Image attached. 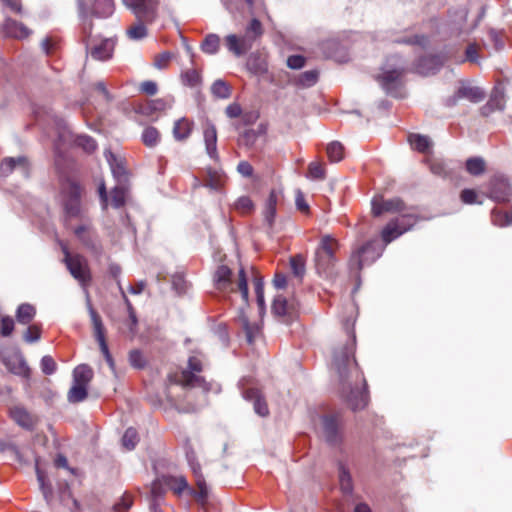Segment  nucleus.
Instances as JSON below:
<instances>
[{"instance_id":"nucleus-15","label":"nucleus","mask_w":512,"mask_h":512,"mask_svg":"<svg viewBox=\"0 0 512 512\" xmlns=\"http://www.w3.org/2000/svg\"><path fill=\"white\" fill-rule=\"evenodd\" d=\"M122 295L127 306L128 317L121 321L118 329L123 335L128 337L130 340H133L138 332V319L135 309L123 291Z\"/></svg>"},{"instance_id":"nucleus-53","label":"nucleus","mask_w":512,"mask_h":512,"mask_svg":"<svg viewBox=\"0 0 512 512\" xmlns=\"http://www.w3.org/2000/svg\"><path fill=\"white\" fill-rule=\"evenodd\" d=\"M318 80V71L309 70L301 73L297 79V83L303 87H310Z\"/></svg>"},{"instance_id":"nucleus-49","label":"nucleus","mask_w":512,"mask_h":512,"mask_svg":"<svg viewBox=\"0 0 512 512\" xmlns=\"http://www.w3.org/2000/svg\"><path fill=\"white\" fill-rule=\"evenodd\" d=\"M290 266L292 273L297 278H302L305 274V259L302 255L298 254L290 259Z\"/></svg>"},{"instance_id":"nucleus-24","label":"nucleus","mask_w":512,"mask_h":512,"mask_svg":"<svg viewBox=\"0 0 512 512\" xmlns=\"http://www.w3.org/2000/svg\"><path fill=\"white\" fill-rule=\"evenodd\" d=\"M280 198V193L276 190H272L266 200L265 207L263 210L264 220L268 227L272 229L276 217V206Z\"/></svg>"},{"instance_id":"nucleus-48","label":"nucleus","mask_w":512,"mask_h":512,"mask_svg":"<svg viewBox=\"0 0 512 512\" xmlns=\"http://www.w3.org/2000/svg\"><path fill=\"white\" fill-rule=\"evenodd\" d=\"M138 441H139L138 433L132 427L128 428L122 437V445L126 450H129V451L133 450L136 447Z\"/></svg>"},{"instance_id":"nucleus-19","label":"nucleus","mask_w":512,"mask_h":512,"mask_svg":"<svg viewBox=\"0 0 512 512\" xmlns=\"http://www.w3.org/2000/svg\"><path fill=\"white\" fill-rule=\"evenodd\" d=\"M115 47L113 39H104L99 44H96L89 48V44H86L87 53L95 60L105 61L111 58Z\"/></svg>"},{"instance_id":"nucleus-55","label":"nucleus","mask_w":512,"mask_h":512,"mask_svg":"<svg viewBox=\"0 0 512 512\" xmlns=\"http://www.w3.org/2000/svg\"><path fill=\"white\" fill-rule=\"evenodd\" d=\"M488 36L496 51H500L505 46L504 32L502 30L489 29Z\"/></svg>"},{"instance_id":"nucleus-4","label":"nucleus","mask_w":512,"mask_h":512,"mask_svg":"<svg viewBox=\"0 0 512 512\" xmlns=\"http://www.w3.org/2000/svg\"><path fill=\"white\" fill-rule=\"evenodd\" d=\"M61 247L64 254V263L71 275L82 286L88 285L91 281V273L86 258L79 254H71L68 247L63 243H61Z\"/></svg>"},{"instance_id":"nucleus-5","label":"nucleus","mask_w":512,"mask_h":512,"mask_svg":"<svg viewBox=\"0 0 512 512\" xmlns=\"http://www.w3.org/2000/svg\"><path fill=\"white\" fill-rule=\"evenodd\" d=\"M418 220L419 217L414 213H405L398 218L390 220L381 232L383 242L389 244L406 231L412 229Z\"/></svg>"},{"instance_id":"nucleus-59","label":"nucleus","mask_w":512,"mask_h":512,"mask_svg":"<svg viewBox=\"0 0 512 512\" xmlns=\"http://www.w3.org/2000/svg\"><path fill=\"white\" fill-rule=\"evenodd\" d=\"M82 189L81 187L75 183V182H67L66 186L64 187V194L65 199H80L81 197Z\"/></svg>"},{"instance_id":"nucleus-40","label":"nucleus","mask_w":512,"mask_h":512,"mask_svg":"<svg viewBox=\"0 0 512 512\" xmlns=\"http://www.w3.org/2000/svg\"><path fill=\"white\" fill-rule=\"evenodd\" d=\"M181 80L184 85L192 88L198 87L202 83V77L200 72L194 68L187 69L186 71L182 72Z\"/></svg>"},{"instance_id":"nucleus-13","label":"nucleus","mask_w":512,"mask_h":512,"mask_svg":"<svg viewBox=\"0 0 512 512\" xmlns=\"http://www.w3.org/2000/svg\"><path fill=\"white\" fill-rule=\"evenodd\" d=\"M90 316L93 325V333L96 341L99 344L100 350L108 363L109 367L114 370V360L109 352V348L106 342V331L105 327L102 323L101 317L99 314L93 309L90 308Z\"/></svg>"},{"instance_id":"nucleus-62","label":"nucleus","mask_w":512,"mask_h":512,"mask_svg":"<svg viewBox=\"0 0 512 512\" xmlns=\"http://www.w3.org/2000/svg\"><path fill=\"white\" fill-rule=\"evenodd\" d=\"M41 330L37 325H31L24 333V340L28 343L36 342L40 339Z\"/></svg>"},{"instance_id":"nucleus-1","label":"nucleus","mask_w":512,"mask_h":512,"mask_svg":"<svg viewBox=\"0 0 512 512\" xmlns=\"http://www.w3.org/2000/svg\"><path fill=\"white\" fill-rule=\"evenodd\" d=\"M355 346V333L353 330L348 331L345 344L333 351L332 366L338 374L341 396L352 410H359L367 405L368 394L365 391L366 381L354 357Z\"/></svg>"},{"instance_id":"nucleus-20","label":"nucleus","mask_w":512,"mask_h":512,"mask_svg":"<svg viewBox=\"0 0 512 512\" xmlns=\"http://www.w3.org/2000/svg\"><path fill=\"white\" fill-rule=\"evenodd\" d=\"M505 106V93L502 86H496L489 101L481 108V114L488 116L496 110H502Z\"/></svg>"},{"instance_id":"nucleus-50","label":"nucleus","mask_w":512,"mask_h":512,"mask_svg":"<svg viewBox=\"0 0 512 512\" xmlns=\"http://www.w3.org/2000/svg\"><path fill=\"white\" fill-rule=\"evenodd\" d=\"M144 21L138 20L136 24L127 30V35L130 39L140 40L147 36V28Z\"/></svg>"},{"instance_id":"nucleus-46","label":"nucleus","mask_w":512,"mask_h":512,"mask_svg":"<svg viewBox=\"0 0 512 512\" xmlns=\"http://www.w3.org/2000/svg\"><path fill=\"white\" fill-rule=\"evenodd\" d=\"M160 140V133L155 127H146L142 133V141L147 147H154Z\"/></svg>"},{"instance_id":"nucleus-63","label":"nucleus","mask_w":512,"mask_h":512,"mask_svg":"<svg viewBox=\"0 0 512 512\" xmlns=\"http://www.w3.org/2000/svg\"><path fill=\"white\" fill-rule=\"evenodd\" d=\"M242 322L247 341L252 343L259 332V327L256 324H250L245 318L242 320Z\"/></svg>"},{"instance_id":"nucleus-52","label":"nucleus","mask_w":512,"mask_h":512,"mask_svg":"<svg viewBox=\"0 0 512 512\" xmlns=\"http://www.w3.org/2000/svg\"><path fill=\"white\" fill-rule=\"evenodd\" d=\"M234 208L242 214H249L254 210L255 205L250 197L241 196L235 202Z\"/></svg>"},{"instance_id":"nucleus-23","label":"nucleus","mask_w":512,"mask_h":512,"mask_svg":"<svg viewBox=\"0 0 512 512\" xmlns=\"http://www.w3.org/2000/svg\"><path fill=\"white\" fill-rule=\"evenodd\" d=\"M244 398L253 402L255 412L261 417H266L269 414V409L266 401L257 389H247L244 391Z\"/></svg>"},{"instance_id":"nucleus-39","label":"nucleus","mask_w":512,"mask_h":512,"mask_svg":"<svg viewBox=\"0 0 512 512\" xmlns=\"http://www.w3.org/2000/svg\"><path fill=\"white\" fill-rule=\"evenodd\" d=\"M248 70L255 74L261 75L267 72V64L263 58L256 55H251L247 60Z\"/></svg>"},{"instance_id":"nucleus-25","label":"nucleus","mask_w":512,"mask_h":512,"mask_svg":"<svg viewBox=\"0 0 512 512\" xmlns=\"http://www.w3.org/2000/svg\"><path fill=\"white\" fill-rule=\"evenodd\" d=\"M16 167L21 168L24 174L28 172V162L25 157L17 158H5L0 163V174L2 176H8Z\"/></svg>"},{"instance_id":"nucleus-38","label":"nucleus","mask_w":512,"mask_h":512,"mask_svg":"<svg viewBox=\"0 0 512 512\" xmlns=\"http://www.w3.org/2000/svg\"><path fill=\"white\" fill-rule=\"evenodd\" d=\"M87 387L88 386L82 384L73 383L67 394L68 401L70 403H79L84 401L88 396Z\"/></svg>"},{"instance_id":"nucleus-32","label":"nucleus","mask_w":512,"mask_h":512,"mask_svg":"<svg viewBox=\"0 0 512 512\" xmlns=\"http://www.w3.org/2000/svg\"><path fill=\"white\" fill-rule=\"evenodd\" d=\"M338 474L341 490L346 494H350L353 490L352 477L348 468L342 462L338 464Z\"/></svg>"},{"instance_id":"nucleus-44","label":"nucleus","mask_w":512,"mask_h":512,"mask_svg":"<svg viewBox=\"0 0 512 512\" xmlns=\"http://www.w3.org/2000/svg\"><path fill=\"white\" fill-rule=\"evenodd\" d=\"M199 469H200L199 466L198 467L193 466V472L196 476V485L198 488V491L195 492V497L197 498L198 501L203 503V502H205V500L208 497V488L206 486L204 478L202 477V475H200L198 473Z\"/></svg>"},{"instance_id":"nucleus-8","label":"nucleus","mask_w":512,"mask_h":512,"mask_svg":"<svg viewBox=\"0 0 512 512\" xmlns=\"http://www.w3.org/2000/svg\"><path fill=\"white\" fill-rule=\"evenodd\" d=\"M405 202L400 197L385 199L382 195H376L371 201V212L374 217L384 213H409Z\"/></svg>"},{"instance_id":"nucleus-31","label":"nucleus","mask_w":512,"mask_h":512,"mask_svg":"<svg viewBox=\"0 0 512 512\" xmlns=\"http://www.w3.org/2000/svg\"><path fill=\"white\" fill-rule=\"evenodd\" d=\"M409 142L411 146L421 152V153H429L432 147V142L428 136L420 135V134H411L409 135Z\"/></svg>"},{"instance_id":"nucleus-36","label":"nucleus","mask_w":512,"mask_h":512,"mask_svg":"<svg viewBox=\"0 0 512 512\" xmlns=\"http://www.w3.org/2000/svg\"><path fill=\"white\" fill-rule=\"evenodd\" d=\"M163 482L169 489L177 494H180L188 487L184 476H164Z\"/></svg>"},{"instance_id":"nucleus-56","label":"nucleus","mask_w":512,"mask_h":512,"mask_svg":"<svg viewBox=\"0 0 512 512\" xmlns=\"http://www.w3.org/2000/svg\"><path fill=\"white\" fill-rule=\"evenodd\" d=\"M64 207L66 214L70 217H77L81 214L80 199H65Z\"/></svg>"},{"instance_id":"nucleus-54","label":"nucleus","mask_w":512,"mask_h":512,"mask_svg":"<svg viewBox=\"0 0 512 512\" xmlns=\"http://www.w3.org/2000/svg\"><path fill=\"white\" fill-rule=\"evenodd\" d=\"M307 176L313 180H323L326 176L323 164L320 162H311L308 166Z\"/></svg>"},{"instance_id":"nucleus-45","label":"nucleus","mask_w":512,"mask_h":512,"mask_svg":"<svg viewBox=\"0 0 512 512\" xmlns=\"http://www.w3.org/2000/svg\"><path fill=\"white\" fill-rule=\"evenodd\" d=\"M326 152L331 162H339L344 158V146L338 141L329 143Z\"/></svg>"},{"instance_id":"nucleus-12","label":"nucleus","mask_w":512,"mask_h":512,"mask_svg":"<svg viewBox=\"0 0 512 512\" xmlns=\"http://www.w3.org/2000/svg\"><path fill=\"white\" fill-rule=\"evenodd\" d=\"M405 74L403 67L385 68L382 74L377 76V81L385 91L393 96H398V89L402 84V77Z\"/></svg>"},{"instance_id":"nucleus-26","label":"nucleus","mask_w":512,"mask_h":512,"mask_svg":"<svg viewBox=\"0 0 512 512\" xmlns=\"http://www.w3.org/2000/svg\"><path fill=\"white\" fill-rule=\"evenodd\" d=\"M442 66V61L438 56L422 57L417 66V70L422 75L434 74Z\"/></svg>"},{"instance_id":"nucleus-29","label":"nucleus","mask_w":512,"mask_h":512,"mask_svg":"<svg viewBox=\"0 0 512 512\" xmlns=\"http://www.w3.org/2000/svg\"><path fill=\"white\" fill-rule=\"evenodd\" d=\"M93 378V370L86 364L78 365L73 371V383L88 386Z\"/></svg>"},{"instance_id":"nucleus-51","label":"nucleus","mask_w":512,"mask_h":512,"mask_svg":"<svg viewBox=\"0 0 512 512\" xmlns=\"http://www.w3.org/2000/svg\"><path fill=\"white\" fill-rule=\"evenodd\" d=\"M111 159H109V163L111 166V170L113 175L119 180V183L127 180V171L122 162H118L116 158L110 154Z\"/></svg>"},{"instance_id":"nucleus-35","label":"nucleus","mask_w":512,"mask_h":512,"mask_svg":"<svg viewBox=\"0 0 512 512\" xmlns=\"http://www.w3.org/2000/svg\"><path fill=\"white\" fill-rule=\"evenodd\" d=\"M491 220L494 225L506 227L512 224V208L508 211L501 209H493L491 212Z\"/></svg>"},{"instance_id":"nucleus-34","label":"nucleus","mask_w":512,"mask_h":512,"mask_svg":"<svg viewBox=\"0 0 512 512\" xmlns=\"http://www.w3.org/2000/svg\"><path fill=\"white\" fill-rule=\"evenodd\" d=\"M223 182L224 176L221 171L212 168H208L206 170V178L204 183L205 186L214 190H218L222 187Z\"/></svg>"},{"instance_id":"nucleus-64","label":"nucleus","mask_w":512,"mask_h":512,"mask_svg":"<svg viewBox=\"0 0 512 512\" xmlns=\"http://www.w3.org/2000/svg\"><path fill=\"white\" fill-rule=\"evenodd\" d=\"M56 363L51 356H44L41 360L42 372L46 375H51L56 371Z\"/></svg>"},{"instance_id":"nucleus-22","label":"nucleus","mask_w":512,"mask_h":512,"mask_svg":"<svg viewBox=\"0 0 512 512\" xmlns=\"http://www.w3.org/2000/svg\"><path fill=\"white\" fill-rule=\"evenodd\" d=\"M4 364L13 374L22 376L24 378L30 377L31 371L23 356L15 355L13 357L6 358L4 359Z\"/></svg>"},{"instance_id":"nucleus-3","label":"nucleus","mask_w":512,"mask_h":512,"mask_svg":"<svg viewBox=\"0 0 512 512\" xmlns=\"http://www.w3.org/2000/svg\"><path fill=\"white\" fill-rule=\"evenodd\" d=\"M232 271L226 265H219L214 272L213 282L216 289L224 292H234L238 290L241 293L244 302H248L249 292L247 286V278L243 268L238 272L237 282L231 279Z\"/></svg>"},{"instance_id":"nucleus-42","label":"nucleus","mask_w":512,"mask_h":512,"mask_svg":"<svg viewBox=\"0 0 512 512\" xmlns=\"http://www.w3.org/2000/svg\"><path fill=\"white\" fill-rule=\"evenodd\" d=\"M127 195V187L123 183H119L111 192L112 206L120 208L125 204Z\"/></svg>"},{"instance_id":"nucleus-41","label":"nucleus","mask_w":512,"mask_h":512,"mask_svg":"<svg viewBox=\"0 0 512 512\" xmlns=\"http://www.w3.org/2000/svg\"><path fill=\"white\" fill-rule=\"evenodd\" d=\"M486 163L481 157H472L466 161V170L473 176H479L485 172Z\"/></svg>"},{"instance_id":"nucleus-17","label":"nucleus","mask_w":512,"mask_h":512,"mask_svg":"<svg viewBox=\"0 0 512 512\" xmlns=\"http://www.w3.org/2000/svg\"><path fill=\"white\" fill-rule=\"evenodd\" d=\"M271 309L276 317L282 318L283 322H288L294 315L296 306L293 302H289L283 295H276Z\"/></svg>"},{"instance_id":"nucleus-7","label":"nucleus","mask_w":512,"mask_h":512,"mask_svg":"<svg viewBox=\"0 0 512 512\" xmlns=\"http://www.w3.org/2000/svg\"><path fill=\"white\" fill-rule=\"evenodd\" d=\"M79 13L83 18L96 16L107 18L114 13V0H77Z\"/></svg>"},{"instance_id":"nucleus-18","label":"nucleus","mask_w":512,"mask_h":512,"mask_svg":"<svg viewBox=\"0 0 512 512\" xmlns=\"http://www.w3.org/2000/svg\"><path fill=\"white\" fill-rule=\"evenodd\" d=\"M323 430L326 441L336 446L341 443L342 435L339 430L338 420L335 416H325L323 418Z\"/></svg>"},{"instance_id":"nucleus-28","label":"nucleus","mask_w":512,"mask_h":512,"mask_svg":"<svg viewBox=\"0 0 512 512\" xmlns=\"http://www.w3.org/2000/svg\"><path fill=\"white\" fill-rule=\"evenodd\" d=\"M10 416L18 425L24 428H31L33 426L32 416L23 407L15 406L11 408Z\"/></svg>"},{"instance_id":"nucleus-58","label":"nucleus","mask_w":512,"mask_h":512,"mask_svg":"<svg viewBox=\"0 0 512 512\" xmlns=\"http://www.w3.org/2000/svg\"><path fill=\"white\" fill-rule=\"evenodd\" d=\"M430 171L439 177H445L447 175L446 165L443 161L437 159L428 160Z\"/></svg>"},{"instance_id":"nucleus-60","label":"nucleus","mask_w":512,"mask_h":512,"mask_svg":"<svg viewBox=\"0 0 512 512\" xmlns=\"http://www.w3.org/2000/svg\"><path fill=\"white\" fill-rule=\"evenodd\" d=\"M14 330V320L10 316H4L1 319L0 334L8 337Z\"/></svg>"},{"instance_id":"nucleus-6","label":"nucleus","mask_w":512,"mask_h":512,"mask_svg":"<svg viewBox=\"0 0 512 512\" xmlns=\"http://www.w3.org/2000/svg\"><path fill=\"white\" fill-rule=\"evenodd\" d=\"M338 249L337 241L326 235L322 237L320 246L315 253V265L319 274L327 273L336 260L335 252Z\"/></svg>"},{"instance_id":"nucleus-9","label":"nucleus","mask_w":512,"mask_h":512,"mask_svg":"<svg viewBox=\"0 0 512 512\" xmlns=\"http://www.w3.org/2000/svg\"><path fill=\"white\" fill-rule=\"evenodd\" d=\"M486 97L485 91L471 82L462 81L454 94L447 98L446 105L455 106L460 99H466L472 103H478Z\"/></svg>"},{"instance_id":"nucleus-27","label":"nucleus","mask_w":512,"mask_h":512,"mask_svg":"<svg viewBox=\"0 0 512 512\" xmlns=\"http://www.w3.org/2000/svg\"><path fill=\"white\" fill-rule=\"evenodd\" d=\"M4 28L6 33L14 38H26L30 35L31 31L22 23H19L11 18L6 19Z\"/></svg>"},{"instance_id":"nucleus-37","label":"nucleus","mask_w":512,"mask_h":512,"mask_svg":"<svg viewBox=\"0 0 512 512\" xmlns=\"http://www.w3.org/2000/svg\"><path fill=\"white\" fill-rule=\"evenodd\" d=\"M36 314L34 306L28 303L21 304L16 312V319L20 324L30 323Z\"/></svg>"},{"instance_id":"nucleus-57","label":"nucleus","mask_w":512,"mask_h":512,"mask_svg":"<svg viewBox=\"0 0 512 512\" xmlns=\"http://www.w3.org/2000/svg\"><path fill=\"white\" fill-rule=\"evenodd\" d=\"M75 143L88 153L93 152L97 147L95 140L86 135L78 136L75 140Z\"/></svg>"},{"instance_id":"nucleus-61","label":"nucleus","mask_w":512,"mask_h":512,"mask_svg":"<svg viewBox=\"0 0 512 512\" xmlns=\"http://www.w3.org/2000/svg\"><path fill=\"white\" fill-rule=\"evenodd\" d=\"M477 198H478V195H477L476 191L473 189H464L460 193V199L465 204H469V205L474 204V203L482 204V201H478Z\"/></svg>"},{"instance_id":"nucleus-2","label":"nucleus","mask_w":512,"mask_h":512,"mask_svg":"<svg viewBox=\"0 0 512 512\" xmlns=\"http://www.w3.org/2000/svg\"><path fill=\"white\" fill-rule=\"evenodd\" d=\"M263 32L264 30L261 22L258 19L253 18L246 27L243 35H227L225 37V45L231 53L240 57L252 48L253 44L261 38Z\"/></svg>"},{"instance_id":"nucleus-11","label":"nucleus","mask_w":512,"mask_h":512,"mask_svg":"<svg viewBox=\"0 0 512 512\" xmlns=\"http://www.w3.org/2000/svg\"><path fill=\"white\" fill-rule=\"evenodd\" d=\"M512 196L511 186L503 175H494L488 182L487 197L493 201L508 202Z\"/></svg>"},{"instance_id":"nucleus-21","label":"nucleus","mask_w":512,"mask_h":512,"mask_svg":"<svg viewBox=\"0 0 512 512\" xmlns=\"http://www.w3.org/2000/svg\"><path fill=\"white\" fill-rule=\"evenodd\" d=\"M204 136V142H205V148L206 152L209 155V157L218 162L219 161V154L217 151V131L216 127L213 124H207L203 131Z\"/></svg>"},{"instance_id":"nucleus-30","label":"nucleus","mask_w":512,"mask_h":512,"mask_svg":"<svg viewBox=\"0 0 512 512\" xmlns=\"http://www.w3.org/2000/svg\"><path fill=\"white\" fill-rule=\"evenodd\" d=\"M181 381L184 386L200 387L205 391L210 390V384L207 383L203 377L196 375L192 372L183 371Z\"/></svg>"},{"instance_id":"nucleus-16","label":"nucleus","mask_w":512,"mask_h":512,"mask_svg":"<svg viewBox=\"0 0 512 512\" xmlns=\"http://www.w3.org/2000/svg\"><path fill=\"white\" fill-rule=\"evenodd\" d=\"M75 235L88 249L98 252L101 249L98 235L90 224L80 225L74 230Z\"/></svg>"},{"instance_id":"nucleus-43","label":"nucleus","mask_w":512,"mask_h":512,"mask_svg":"<svg viewBox=\"0 0 512 512\" xmlns=\"http://www.w3.org/2000/svg\"><path fill=\"white\" fill-rule=\"evenodd\" d=\"M220 47V37L216 34H209L201 44V49L206 54H215Z\"/></svg>"},{"instance_id":"nucleus-14","label":"nucleus","mask_w":512,"mask_h":512,"mask_svg":"<svg viewBox=\"0 0 512 512\" xmlns=\"http://www.w3.org/2000/svg\"><path fill=\"white\" fill-rule=\"evenodd\" d=\"M375 245L376 241H369L353 252L350 259L351 265L361 270L365 264L375 261L382 253L381 250H376Z\"/></svg>"},{"instance_id":"nucleus-33","label":"nucleus","mask_w":512,"mask_h":512,"mask_svg":"<svg viewBox=\"0 0 512 512\" xmlns=\"http://www.w3.org/2000/svg\"><path fill=\"white\" fill-rule=\"evenodd\" d=\"M191 131L192 123L185 118L176 121L173 127V135L179 141L187 139Z\"/></svg>"},{"instance_id":"nucleus-47","label":"nucleus","mask_w":512,"mask_h":512,"mask_svg":"<svg viewBox=\"0 0 512 512\" xmlns=\"http://www.w3.org/2000/svg\"><path fill=\"white\" fill-rule=\"evenodd\" d=\"M211 91L214 96L221 99H227L231 95L230 86L223 80H216L211 87Z\"/></svg>"},{"instance_id":"nucleus-10","label":"nucleus","mask_w":512,"mask_h":512,"mask_svg":"<svg viewBox=\"0 0 512 512\" xmlns=\"http://www.w3.org/2000/svg\"><path fill=\"white\" fill-rule=\"evenodd\" d=\"M138 20L152 23L157 17L159 0H122Z\"/></svg>"}]
</instances>
